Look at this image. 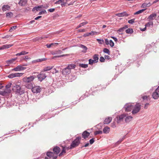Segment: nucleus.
<instances>
[{
    "mask_svg": "<svg viewBox=\"0 0 159 159\" xmlns=\"http://www.w3.org/2000/svg\"><path fill=\"white\" fill-rule=\"evenodd\" d=\"M12 90L16 93L21 95L24 93V91L20 85L16 83H14L12 85Z\"/></svg>",
    "mask_w": 159,
    "mask_h": 159,
    "instance_id": "f257e3e1",
    "label": "nucleus"
},
{
    "mask_svg": "<svg viewBox=\"0 0 159 159\" xmlns=\"http://www.w3.org/2000/svg\"><path fill=\"white\" fill-rule=\"evenodd\" d=\"M81 138L78 137L73 141L70 145V148L72 149L77 146L80 143Z\"/></svg>",
    "mask_w": 159,
    "mask_h": 159,
    "instance_id": "f03ea898",
    "label": "nucleus"
},
{
    "mask_svg": "<svg viewBox=\"0 0 159 159\" xmlns=\"http://www.w3.org/2000/svg\"><path fill=\"white\" fill-rule=\"evenodd\" d=\"M141 109V105L139 103H137L134 106H133L132 113L134 114L137 113Z\"/></svg>",
    "mask_w": 159,
    "mask_h": 159,
    "instance_id": "7ed1b4c3",
    "label": "nucleus"
},
{
    "mask_svg": "<svg viewBox=\"0 0 159 159\" xmlns=\"http://www.w3.org/2000/svg\"><path fill=\"white\" fill-rule=\"evenodd\" d=\"M35 78V76L31 75L29 77H25L22 79L23 81L25 83H30L33 81Z\"/></svg>",
    "mask_w": 159,
    "mask_h": 159,
    "instance_id": "20e7f679",
    "label": "nucleus"
},
{
    "mask_svg": "<svg viewBox=\"0 0 159 159\" xmlns=\"http://www.w3.org/2000/svg\"><path fill=\"white\" fill-rule=\"evenodd\" d=\"M46 155L48 157L50 158H52V159H56L58 156V155L55 154L54 152H47Z\"/></svg>",
    "mask_w": 159,
    "mask_h": 159,
    "instance_id": "39448f33",
    "label": "nucleus"
},
{
    "mask_svg": "<svg viewBox=\"0 0 159 159\" xmlns=\"http://www.w3.org/2000/svg\"><path fill=\"white\" fill-rule=\"evenodd\" d=\"M152 98L155 99H157L159 97V86L152 94Z\"/></svg>",
    "mask_w": 159,
    "mask_h": 159,
    "instance_id": "423d86ee",
    "label": "nucleus"
},
{
    "mask_svg": "<svg viewBox=\"0 0 159 159\" xmlns=\"http://www.w3.org/2000/svg\"><path fill=\"white\" fill-rule=\"evenodd\" d=\"M124 108L126 111H130L133 109V105L131 103H127L125 105Z\"/></svg>",
    "mask_w": 159,
    "mask_h": 159,
    "instance_id": "0eeeda50",
    "label": "nucleus"
},
{
    "mask_svg": "<svg viewBox=\"0 0 159 159\" xmlns=\"http://www.w3.org/2000/svg\"><path fill=\"white\" fill-rule=\"evenodd\" d=\"M26 68V67H23L22 65H20L17 66L16 67L12 69L11 71H20L24 70Z\"/></svg>",
    "mask_w": 159,
    "mask_h": 159,
    "instance_id": "6e6552de",
    "label": "nucleus"
},
{
    "mask_svg": "<svg viewBox=\"0 0 159 159\" xmlns=\"http://www.w3.org/2000/svg\"><path fill=\"white\" fill-rule=\"evenodd\" d=\"M43 72L41 71L40 74L37 75V77L39 80L40 81H42L46 77V74L44 73H42Z\"/></svg>",
    "mask_w": 159,
    "mask_h": 159,
    "instance_id": "1a4fd4ad",
    "label": "nucleus"
},
{
    "mask_svg": "<svg viewBox=\"0 0 159 159\" xmlns=\"http://www.w3.org/2000/svg\"><path fill=\"white\" fill-rule=\"evenodd\" d=\"M70 73L71 70H70L67 67L63 69L62 70V74L65 75H69Z\"/></svg>",
    "mask_w": 159,
    "mask_h": 159,
    "instance_id": "9d476101",
    "label": "nucleus"
},
{
    "mask_svg": "<svg viewBox=\"0 0 159 159\" xmlns=\"http://www.w3.org/2000/svg\"><path fill=\"white\" fill-rule=\"evenodd\" d=\"M32 90L34 93H37L41 91V88L39 86H35L32 88Z\"/></svg>",
    "mask_w": 159,
    "mask_h": 159,
    "instance_id": "9b49d317",
    "label": "nucleus"
},
{
    "mask_svg": "<svg viewBox=\"0 0 159 159\" xmlns=\"http://www.w3.org/2000/svg\"><path fill=\"white\" fill-rule=\"evenodd\" d=\"M125 116H126V115L125 114H123L119 116H117L116 117L117 123H120L121 121L123 119Z\"/></svg>",
    "mask_w": 159,
    "mask_h": 159,
    "instance_id": "f8f14e48",
    "label": "nucleus"
},
{
    "mask_svg": "<svg viewBox=\"0 0 159 159\" xmlns=\"http://www.w3.org/2000/svg\"><path fill=\"white\" fill-rule=\"evenodd\" d=\"M128 28V26L127 25H125L124 27L120 28L119 30H117V32L120 34H123V32L125 29Z\"/></svg>",
    "mask_w": 159,
    "mask_h": 159,
    "instance_id": "ddd939ff",
    "label": "nucleus"
},
{
    "mask_svg": "<svg viewBox=\"0 0 159 159\" xmlns=\"http://www.w3.org/2000/svg\"><path fill=\"white\" fill-rule=\"evenodd\" d=\"M13 45V44H5L2 46L0 47V50H3L6 48H8Z\"/></svg>",
    "mask_w": 159,
    "mask_h": 159,
    "instance_id": "4468645a",
    "label": "nucleus"
},
{
    "mask_svg": "<svg viewBox=\"0 0 159 159\" xmlns=\"http://www.w3.org/2000/svg\"><path fill=\"white\" fill-rule=\"evenodd\" d=\"M53 151L57 155L60 152V149L58 147L56 146L53 148Z\"/></svg>",
    "mask_w": 159,
    "mask_h": 159,
    "instance_id": "2eb2a0df",
    "label": "nucleus"
},
{
    "mask_svg": "<svg viewBox=\"0 0 159 159\" xmlns=\"http://www.w3.org/2000/svg\"><path fill=\"white\" fill-rule=\"evenodd\" d=\"M157 14L156 13H153L150 15L148 17V20L150 21L153 20L157 17Z\"/></svg>",
    "mask_w": 159,
    "mask_h": 159,
    "instance_id": "dca6fc26",
    "label": "nucleus"
},
{
    "mask_svg": "<svg viewBox=\"0 0 159 159\" xmlns=\"http://www.w3.org/2000/svg\"><path fill=\"white\" fill-rule=\"evenodd\" d=\"M90 135V133L86 131H84L82 134V137L84 139H86Z\"/></svg>",
    "mask_w": 159,
    "mask_h": 159,
    "instance_id": "f3484780",
    "label": "nucleus"
},
{
    "mask_svg": "<svg viewBox=\"0 0 159 159\" xmlns=\"http://www.w3.org/2000/svg\"><path fill=\"white\" fill-rule=\"evenodd\" d=\"M97 33H98L95 31H91V32L84 34L83 36L84 37H86L90 35H93L95 34H97Z\"/></svg>",
    "mask_w": 159,
    "mask_h": 159,
    "instance_id": "a211bd4d",
    "label": "nucleus"
},
{
    "mask_svg": "<svg viewBox=\"0 0 159 159\" xmlns=\"http://www.w3.org/2000/svg\"><path fill=\"white\" fill-rule=\"evenodd\" d=\"M10 9V7L8 5H4L2 7V10L3 11H5L7 10L8 11Z\"/></svg>",
    "mask_w": 159,
    "mask_h": 159,
    "instance_id": "6ab92c4d",
    "label": "nucleus"
},
{
    "mask_svg": "<svg viewBox=\"0 0 159 159\" xmlns=\"http://www.w3.org/2000/svg\"><path fill=\"white\" fill-rule=\"evenodd\" d=\"M53 66H47L44 67L43 70L42 72H45L47 71L50 70L52 69L53 68Z\"/></svg>",
    "mask_w": 159,
    "mask_h": 159,
    "instance_id": "aec40b11",
    "label": "nucleus"
},
{
    "mask_svg": "<svg viewBox=\"0 0 159 159\" xmlns=\"http://www.w3.org/2000/svg\"><path fill=\"white\" fill-rule=\"evenodd\" d=\"M62 151L59 155V156L60 157H62L65 155L66 152V150L64 149L63 147L62 146Z\"/></svg>",
    "mask_w": 159,
    "mask_h": 159,
    "instance_id": "412c9836",
    "label": "nucleus"
},
{
    "mask_svg": "<svg viewBox=\"0 0 159 159\" xmlns=\"http://www.w3.org/2000/svg\"><path fill=\"white\" fill-rule=\"evenodd\" d=\"M47 60L46 58H43L41 59H39L35 60L33 61L32 62L33 63L45 61Z\"/></svg>",
    "mask_w": 159,
    "mask_h": 159,
    "instance_id": "4be33fe9",
    "label": "nucleus"
},
{
    "mask_svg": "<svg viewBox=\"0 0 159 159\" xmlns=\"http://www.w3.org/2000/svg\"><path fill=\"white\" fill-rule=\"evenodd\" d=\"M112 120V118L110 117H108L107 118L105 119L104 121V123L105 124H109Z\"/></svg>",
    "mask_w": 159,
    "mask_h": 159,
    "instance_id": "5701e85b",
    "label": "nucleus"
},
{
    "mask_svg": "<svg viewBox=\"0 0 159 159\" xmlns=\"http://www.w3.org/2000/svg\"><path fill=\"white\" fill-rule=\"evenodd\" d=\"M116 16L119 17L124 16H128V15L125 12H124L122 13H117L116 15Z\"/></svg>",
    "mask_w": 159,
    "mask_h": 159,
    "instance_id": "b1692460",
    "label": "nucleus"
},
{
    "mask_svg": "<svg viewBox=\"0 0 159 159\" xmlns=\"http://www.w3.org/2000/svg\"><path fill=\"white\" fill-rule=\"evenodd\" d=\"M76 67V65L74 64H70L68 65V66L66 67L67 68L71 70L72 69H74Z\"/></svg>",
    "mask_w": 159,
    "mask_h": 159,
    "instance_id": "393cba45",
    "label": "nucleus"
},
{
    "mask_svg": "<svg viewBox=\"0 0 159 159\" xmlns=\"http://www.w3.org/2000/svg\"><path fill=\"white\" fill-rule=\"evenodd\" d=\"M17 59V57L7 61V63L8 64L10 65L13 63Z\"/></svg>",
    "mask_w": 159,
    "mask_h": 159,
    "instance_id": "a878e982",
    "label": "nucleus"
},
{
    "mask_svg": "<svg viewBox=\"0 0 159 159\" xmlns=\"http://www.w3.org/2000/svg\"><path fill=\"white\" fill-rule=\"evenodd\" d=\"M27 2V0H20L18 4L21 6H24L26 3Z\"/></svg>",
    "mask_w": 159,
    "mask_h": 159,
    "instance_id": "bb28decb",
    "label": "nucleus"
},
{
    "mask_svg": "<svg viewBox=\"0 0 159 159\" xmlns=\"http://www.w3.org/2000/svg\"><path fill=\"white\" fill-rule=\"evenodd\" d=\"M98 55L97 54H95L93 56V61L95 63H97L98 62Z\"/></svg>",
    "mask_w": 159,
    "mask_h": 159,
    "instance_id": "cd10ccee",
    "label": "nucleus"
},
{
    "mask_svg": "<svg viewBox=\"0 0 159 159\" xmlns=\"http://www.w3.org/2000/svg\"><path fill=\"white\" fill-rule=\"evenodd\" d=\"M133 117L131 116H127L125 119V122H129L130 120H132V119Z\"/></svg>",
    "mask_w": 159,
    "mask_h": 159,
    "instance_id": "c85d7f7f",
    "label": "nucleus"
},
{
    "mask_svg": "<svg viewBox=\"0 0 159 159\" xmlns=\"http://www.w3.org/2000/svg\"><path fill=\"white\" fill-rule=\"evenodd\" d=\"M103 132L105 134H107L110 131V128L108 127H105L103 129Z\"/></svg>",
    "mask_w": 159,
    "mask_h": 159,
    "instance_id": "c756f323",
    "label": "nucleus"
},
{
    "mask_svg": "<svg viewBox=\"0 0 159 159\" xmlns=\"http://www.w3.org/2000/svg\"><path fill=\"white\" fill-rule=\"evenodd\" d=\"M127 34H131L133 32V30L132 29L129 28L125 31Z\"/></svg>",
    "mask_w": 159,
    "mask_h": 159,
    "instance_id": "7c9ffc66",
    "label": "nucleus"
},
{
    "mask_svg": "<svg viewBox=\"0 0 159 159\" xmlns=\"http://www.w3.org/2000/svg\"><path fill=\"white\" fill-rule=\"evenodd\" d=\"M14 74L15 77H20V76H22L24 74V73H14Z\"/></svg>",
    "mask_w": 159,
    "mask_h": 159,
    "instance_id": "2f4dec72",
    "label": "nucleus"
},
{
    "mask_svg": "<svg viewBox=\"0 0 159 159\" xmlns=\"http://www.w3.org/2000/svg\"><path fill=\"white\" fill-rule=\"evenodd\" d=\"M87 23L88 22L87 21H85V22L82 23L78 26L76 28V29H78V28H80L82 26H84V25L87 24Z\"/></svg>",
    "mask_w": 159,
    "mask_h": 159,
    "instance_id": "473e14b6",
    "label": "nucleus"
},
{
    "mask_svg": "<svg viewBox=\"0 0 159 159\" xmlns=\"http://www.w3.org/2000/svg\"><path fill=\"white\" fill-rule=\"evenodd\" d=\"M42 6H39L37 7H34L33 9V11H34L36 10L37 11H38L39 10V8H41L42 7Z\"/></svg>",
    "mask_w": 159,
    "mask_h": 159,
    "instance_id": "72a5a7b5",
    "label": "nucleus"
},
{
    "mask_svg": "<svg viewBox=\"0 0 159 159\" xmlns=\"http://www.w3.org/2000/svg\"><path fill=\"white\" fill-rule=\"evenodd\" d=\"M4 92L6 94L8 93H10L11 92V90L10 89H8L6 88L4 90Z\"/></svg>",
    "mask_w": 159,
    "mask_h": 159,
    "instance_id": "f704fd0d",
    "label": "nucleus"
},
{
    "mask_svg": "<svg viewBox=\"0 0 159 159\" xmlns=\"http://www.w3.org/2000/svg\"><path fill=\"white\" fill-rule=\"evenodd\" d=\"M13 13L11 12H8L6 13V16L11 18L13 16Z\"/></svg>",
    "mask_w": 159,
    "mask_h": 159,
    "instance_id": "c9c22d12",
    "label": "nucleus"
},
{
    "mask_svg": "<svg viewBox=\"0 0 159 159\" xmlns=\"http://www.w3.org/2000/svg\"><path fill=\"white\" fill-rule=\"evenodd\" d=\"M103 52L105 53H107L108 55L110 54V51L107 48H104L103 50Z\"/></svg>",
    "mask_w": 159,
    "mask_h": 159,
    "instance_id": "e433bc0d",
    "label": "nucleus"
},
{
    "mask_svg": "<svg viewBox=\"0 0 159 159\" xmlns=\"http://www.w3.org/2000/svg\"><path fill=\"white\" fill-rule=\"evenodd\" d=\"M16 25L14 26L11 27L9 31L10 32H12V31L15 30L17 27Z\"/></svg>",
    "mask_w": 159,
    "mask_h": 159,
    "instance_id": "4c0bfd02",
    "label": "nucleus"
},
{
    "mask_svg": "<svg viewBox=\"0 0 159 159\" xmlns=\"http://www.w3.org/2000/svg\"><path fill=\"white\" fill-rule=\"evenodd\" d=\"M145 10H146V9H142L141 10H140L136 12H135L134 13V14L136 15V14H138L140 13H142V12H143Z\"/></svg>",
    "mask_w": 159,
    "mask_h": 159,
    "instance_id": "58836bf2",
    "label": "nucleus"
},
{
    "mask_svg": "<svg viewBox=\"0 0 159 159\" xmlns=\"http://www.w3.org/2000/svg\"><path fill=\"white\" fill-rule=\"evenodd\" d=\"M79 66L84 68H86L88 67V64H79Z\"/></svg>",
    "mask_w": 159,
    "mask_h": 159,
    "instance_id": "ea45409f",
    "label": "nucleus"
},
{
    "mask_svg": "<svg viewBox=\"0 0 159 159\" xmlns=\"http://www.w3.org/2000/svg\"><path fill=\"white\" fill-rule=\"evenodd\" d=\"M80 47L81 48H83V51L85 52L86 51V50L87 49V48L85 46L83 45H81Z\"/></svg>",
    "mask_w": 159,
    "mask_h": 159,
    "instance_id": "a19ab883",
    "label": "nucleus"
},
{
    "mask_svg": "<svg viewBox=\"0 0 159 159\" xmlns=\"http://www.w3.org/2000/svg\"><path fill=\"white\" fill-rule=\"evenodd\" d=\"M12 84V83L11 82L8 83L6 86V88L10 89V88L11 87V85Z\"/></svg>",
    "mask_w": 159,
    "mask_h": 159,
    "instance_id": "79ce46f5",
    "label": "nucleus"
},
{
    "mask_svg": "<svg viewBox=\"0 0 159 159\" xmlns=\"http://www.w3.org/2000/svg\"><path fill=\"white\" fill-rule=\"evenodd\" d=\"M102 133V131L98 130L95 131L94 133V134L95 135H97L98 134H101Z\"/></svg>",
    "mask_w": 159,
    "mask_h": 159,
    "instance_id": "37998d69",
    "label": "nucleus"
},
{
    "mask_svg": "<svg viewBox=\"0 0 159 159\" xmlns=\"http://www.w3.org/2000/svg\"><path fill=\"white\" fill-rule=\"evenodd\" d=\"M153 24V22L152 21L149 22L145 25V26L149 27L151 25H152Z\"/></svg>",
    "mask_w": 159,
    "mask_h": 159,
    "instance_id": "c03bdc74",
    "label": "nucleus"
},
{
    "mask_svg": "<svg viewBox=\"0 0 159 159\" xmlns=\"http://www.w3.org/2000/svg\"><path fill=\"white\" fill-rule=\"evenodd\" d=\"M25 86L27 88L29 89H30L32 87V84L31 83L29 84H26Z\"/></svg>",
    "mask_w": 159,
    "mask_h": 159,
    "instance_id": "a18cd8bd",
    "label": "nucleus"
},
{
    "mask_svg": "<svg viewBox=\"0 0 159 159\" xmlns=\"http://www.w3.org/2000/svg\"><path fill=\"white\" fill-rule=\"evenodd\" d=\"M95 63L93 60L89 59V64L91 65H93V63Z\"/></svg>",
    "mask_w": 159,
    "mask_h": 159,
    "instance_id": "49530a36",
    "label": "nucleus"
},
{
    "mask_svg": "<svg viewBox=\"0 0 159 159\" xmlns=\"http://www.w3.org/2000/svg\"><path fill=\"white\" fill-rule=\"evenodd\" d=\"M8 78H11V79H12L13 78H14L15 77L14 74V73L11 74L9 75L8 76Z\"/></svg>",
    "mask_w": 159,
    "mask_h": 159,
    "instance_id": "de8ad7c7",
    "label": "nucleus"
},
{
    "mask_svg": "<svg viewBox=\"0 0 159 159\" xmlns=\"http://www.w3.org/2000/svg\"><path fill=\"white\" fill-rule=\"evenodd\" d=\"M109 42H110V43H109L111 47H113L114 46V42L111 40H110L109 41Z\"/></svg>",
    "mask_w": 159,
    "mask_h": 159,
    "instance_id": "09e8293b",
    "label": "nucleus"
},
{
    "mask_svg": "<svg viewBox=\"0 0 159 159\" xmlns=\"http://www.w3.org/2000/svg\"><path fill=\"white\" fill-rule=\"evenodd\" d=\"M135 19H131L128 21V23L129 24H133L134 22Z\"/></svg>",
    "mask_w": 159,
    "mask_h": 159,
    "instance_id": "8fccbe9b",
    "label": "nucleus"
},
{
    "mask_svg": "<svg viewBox=\"0 0 159 159\" xmlns=\"http://www.w3.org/2000/svg\"><path fill=\"white\" fill-rule=\"evenodd\" d=\"M97 40L98 42L99 43L101 44L103 42H104V41L103 40H101V39H97Z\"/></svg>",
    "mask_w": 159,
    "mask_h": 159,
    "instance_id": "3c124183",
    "label": "nucleus"
},
{
    "mask_svg": "<svg viewBox=\"0 0 159 159\" xmlns=\"http://www.w3.org/2000/svg\"><path fill=\"white\" fill-rule=\"evenodd\" d=\"M100 61L101 62H104L105 61V58L103 57H101L100 58Z\"/></svg>",
    "mask_w": 159,
    "mask_h": 159,
    "instance_id": "603ef678",
    "label": "nucleus"
},
{
    "mask_svg": "<svg viewBox=\"0 0 159 159\" xmlns=\"http://www.w3.org/2000/svg\"><path fill=\"white\" fill-rule=\"evenodd\" d=\"M66 55H62L59 56H54V57H53L52 58L54 59V58H57L59 57H63L65 56H66Z\"/></svg>",
    "mask_w": 159,
    "mask_h": 159,
    "instance_id": "864d4df0",
    "label": "nucleus"
},
{
    "mask_svg": "<svg viewBox=\"0 0 159 159\" xmlns=\"http://www.w3.org/2000/svg\"><path fill=\"white\" fill-rule=\"evenodd\" d=\"M28 53V52H25V51H23L20 52L21 55H24Z\"/></svg>",
    "mask_w": 159,
    "mask_h": 159,
    "instance_id": "5fc2aeb1",
    "label": "nucleus"
},
{
    "mask_svg": "<svg viewBox=\"0 0 159 159\" xmlns=\"http://www.w3.org/2000/svg\"><path fill=\"white\" fill-rule=\"evenodd\" d=\"M111 126L113 128H114L116 127V123L115 122H113V123L111 124Z\"/></svg>",
    "mask_w": 159,
    "mask_h": 159,
    "instance_id": "6e6d98bb",
    "label": "nucleus"
},
{
    "mask_svg": "<svg viewBox=\"0 0 159 159\" xmlns=\"http://www.w3.org/2000/svg\"><path fill=\"white\" fill-rule=\"evenodd\" d=\"M0 94H1L3 96H5L6 95V93H5L4 91V90L2 91H0Z\"/></svg>",
    "mask_w": 159,
    "mask_h": 159,
    "instance_id": "4d7b16f0",
    "label": "nucleus"
},
{
    "mask_svg": "<svg viewBox=\"0 0 159 159\" xmlns=\"http://www.w3.org/2000/svg\"><path fill=\"white\" fill-rule=\"evenodd\" d=\"M94 142V140L93 138L89 140L90 143L91 144H92Z\"/></svg>",
    "mask_w": 159,
    "mask_h": 159,
    "instance_id": "13d9d810",
    "label": "nucleus"
},
{
    "mask_svg": "<svg viewBox=\"0 0 159 159\" xmlns=\"http://www.w3.org/2000/svg\"><path fill=\"white\" fill-rule=\"evenodd\" d=\"M65 0H59L55 2V4L60 3L61 2H63Z\"/></svg>",
    "mask_w": 159,
    "mask_h": 159,
    "instance_id": "bf43d9fd",
    "label": "nucleus"
},
{
    "mask_svg": "<svg viewBox=\"0 0 159 159\" xmlns=\"http://www.w3.org/2000/svg\"><path fill=\"white\" fill-rule=\"evenodd\" d=\"M141 7L142 8H145L147 7V5H146V3H144L142 4Z\"/></svg>",
    "mask_w": 159,
    "mask_h": 159,
    "instance_id": "052dcab7",
    "label": "nucleus"
},
{
    "mask_svg": "<svg viewBox=\"0 0 159 159\" xmlns=\"http://www.w3.org/2000/svg\"><path fill=\"white\" fill-rule=\"evenodd\" d=\"M12 36V35L10 36V35H7L5 36L4 37H3L2 38H3V39H7V38H9L10 37H11V36Z\"/></svg>",
    "mask_w": 159,
    "mask_h": 159,
    "instance_id": "680f3d73",
    "label": "nucleus"
},
{
    "mask_svg": "<svg viewBox=\"0 0 159 159\" xmlns=\"http://www.w3.org/2000/svg\"><path fill=\"white\" fill-rule=\"evenodd\" d=\"M105 43L106 45H108L109 44V41L107 39H105Z\"/></svg>",
    "mask_w": 159,
    "mask_h": 159,
    "instance_id": "e2e57ef3",
    "label": "nucleus"
},
{
    "mask_svg": "<svg viewBox=\"0 0 159 159\" xmlns=\"http://www.w3.org/2000/svg\"><path fill=\"white\" fill-rule=\"evenodd\" d=\"M104 57L106 59L109 60L110 58V57L108 55H105Z\"/></svg>",
    "mask_w": 159,
    "mask_h": 159,
    "instance_id": "0e129e2a",
    "label": "nucleus"
},
{
    "mask_svg": "<svg viewBox=\"0 0 159 159\" xmlns=\"http://www.w3.org/2000/svg\"><path fill=\"white\" fill-rule=\"evenodd\" d=\"M45 12H46V11L45 10L39 13V15H40L43 13H44Z\"/></svg>",
    "mask_w": 159,
    "mask_h": 159,
    "instance_id": "69168bd1",
    "label": "nucleus"
},
{
    "mask_svg": "<svg viewBox=\"0 0 159 159\" xmlns=\"http://www.w3.org/2000/svg\"><path fill=\"white\" fill-rule=\"evenodd\" d=\"M54 10L55 9L54 8H51L48 10V11H49L50 12H52L54 11Z\"/></svg>",
    "mask_w": 159,
    "mask_h": 159,
    "instance_id": "338daca9",
    "label": "nucleus"
},
{
    "mask_svg": "<svg viewBox=\"0 0 159 159\" xmlns=\"http://www.w3.org/2000/svg\"><path fill=\"white\" fill-rule=\"evenodd\" d=\"M53 45V43H51L50 44H47V46L48 48H50V47H51Z\"/></svg>",
    "mask_w": 159,
    "mask_h": 159,
    "instance_id": "774afa93",
    "label": "nucleus"
}]
</instances>
